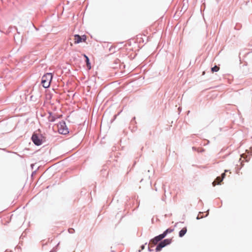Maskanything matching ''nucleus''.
I'll return each instance as SVG.
<instances>
[{
    "label": "nucleus",
    "mask_w": 252,
    "mask_h": 252,
    "mask_svg": "<svg viewBox=\"0 0 252 252\" xmlns=\"http://www.w3.org/2000/svg\"><path fill=\"white\" fill-rule=\"evenodd\" d=\"M53 75L51 73H47L44 75L41 80L42 86L45 88L49 87Z\"/></svg>",
    "instance_id": "nucleus-1"
},
{
    "label": "nucleus",
    "mask_w": 252,
    "mask_h": 252,
    "mask_svg": "<svg viewBox=\"0 0 252 252\" xmlns=\"http://www.w3.org/2000/svg\"><path fill=\"white\" fill-rule=\"evenodd\" d=\"M225 176V173H223L221 175V178H220V177H218L216 178V180L214 181V182L213 183V186H216V184H219L222 181V179L224 178Z\"/></svg>",
    "instance_id": "nucleus-7"
},
{
    "label": "nucleus",
    "mask_w": 252,
    "mask_h": 252,
    "mask_svg": "<svg viewBox=\"0 0 252 252\" xmlns=\"http://www.w3.org/2000/svg\"><path fill=\"white\" fill-rule=\"evenodd\" d=\"M84 58H85L86 59H87V58H88L86 55L84 54Z\"/></svg>",
    "instance_id": "nucleus-13"
},
{
    "label": "nucleus",
    "mask_w": 252,
    "mask_h": 252,
    "mask_svg": "<svg viewBox=\"0 0 252 252\" xmlns=\"http://www.w3.org/2000/svg\"><path fill=\"white\" fill-rule=\"evenodd\" d=\"M86 63H87V66L88 69H90L91 68V63L89 62V58H87V59H86Z\"/></svg>",
    "instance_id": "nucleus-12"
},
{
    "label": "nucleus",
    "mask_w": 252,
    "mask_h": 252,
    "mask_svg": "<svg viewBox=\"0 0 252 252\" xmlns=\"http://www.w3.org/2000/svg\"><path fill=\"white\" fill-rule=\"evenodd\" d=\"M173 230V229L168 228L161 234L162 236H163V237L164 238L167 234L172 232Z\"/></svg>",
    "instance_id": "nucleus-8"
},
{
    "label": "nucleus",
    "mask_w": 252,
    "mask_h": 252,
    "mask_svg": "<svg viewBox=\"0 0 252 252\" xmlns=\"http://www.w3.org/2000/svg\"><path fill=\"white\" fill-rule=\"evenodd\" d=\"M48 119H49V121L53 122L55 121L56 118L55 116H54L50 115V116H49Z\"/></svg>",
    "instance_id": "nucleus-11"
},
{
    "label": "nucleus",
    "mask_w": 252,
    "mask_h": 252,
    "mask_svg": "<svg viewBox=\"0 0 252 252\" xmlns=\"http://www.w3.org/2000/svg\"><path fill=\"white\" fill-rule=\"evenodd\" d=\"M220 67L217 65H215L214 67L211 68V71L212 72H217L219 70Z\"/></svg>",
    "instance_id": "nucleus-10"
},
{
    "label": "nucleus",
    "mask_w": 252,
    "mask_h": 252,
    "mask_svg": "<svg viewBox=\"0 0 252 252\" xmlns=\"http://www.w3.org/2000/svg\"><path fill=\"white\" fill-rule=\"evenodd\" d=\"M58 131L60 133L63 134H66L68 132V129L65 125V123L64 121L60 122L58 124Z\"/></svg>",
    "instance_id": "nucleus-2"
},
{
    "label": "nucleus",
    "mask_w": 252,
    "mask_h": 252,
    "mask_svg": "<svg viewBox=\"0 0 252 252\" xmlns=\"http://www.w3.org/2000/svg\"><path fill=\"white\" fill-rule=\"evenodd\" d=\"M144 246H142V249H144Z\"/></svg>",
    "instance_id": "nucleus-14"
},
{
    "label": "nucleus",
    "mask_w": 252,
    "mask_h": 252,
    "mask_svg": "<svg viewBox=\"0 0 252 252\" xmlns=\"http://www.w3.org/2000/svg\"><path fill=\"white\" fill-rule=\"evenodd\" d=\"M33 142L36 145H40L42 144V140L36 134H33L32 137Z\"/></svg>",
    "instance_id": "nucleus-5"
},
{
    "label": "nucleus",
    "mask_w": 252,
    "mask_h": 252,
    "mask_svg": "<svg viewBox=\"0 0 252 252\" xmlns=\"http://www.w3.org/2000/svg\"><path fill=\"white\" fill-rule=\"evenodd\" d=\"M187 229L186 227H184L179 232V236L180 237H182L187 232Z\"/></svg>",
    "instance_id": "nucleus-9"
},
{
    "label": "nucleus",
    "mask_w": 252,
    "mask_h": 252,
    "mask_svg": "<svg viewBox=\"0 0 252 252\" xmlns=\"http://www.w3.org/2000/svg\"><path fill=\"white\" fill-rule=\"evenodd\" d=\"M162 234H160L158 236L155 237L154 239L151 240V242L154 245H156L158 243L164 238Z\"/></svg>",
    "instance_id": "nucleus-6"
},
{
    "label": "nucleus",
    "mask_w": 252,
    "mask_h": 252,
    "mask_svg": "<svg viewBox=\"0 0 252 252\" xmlns=\"http://www.w3.org/2000/svg\"><path fill=\"white\" fill-rule=\"evenodd\" d=\"M74 41L75 44H78L82 42H86L87 36L85 35L80 36L78 34L74 35Z\"/></svg>",
    "instance_id": "nucleus-4"
},
{
    "label": "nucleus",
    "mask_w": 252,
    "mask_h": 252,
    "mask_svg": "<svg viewBox=\"0 0 252 252\" xmlns=\"http://www.w3.org/2000/svg\"><path fill=\"white\" fill-rule=\"evenodd\" d=\"M171 241V239H166L164 240L163 241H161L160 243H159V244L157 246L156 250L157 251H160L162 248L164 247L167 245L170 244Z\"/></svg>",
    "instance_id": "nucleus-3"
}]
</instances>
